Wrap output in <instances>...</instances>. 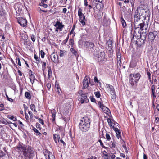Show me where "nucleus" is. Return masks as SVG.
Returning <instances> with one entry per match:
<instances>
[{
	"label": "nucleus",
	"mask_w": 159,
	"mask_h": 159,
	"mask_svg": "<svg viewBox=\"0 0 159 159\" xmlns=\"http://www.w3.org/2000/svg\"><path fill=\"white\" fill-rule=\"evenodd\" d=\"M23 106L24 108L25 112L28 108V107L25 104H24Z\"/></svg>",
	"instance_id": "nucleus-53"
},
{
	"label": "nucleus",
	"mask_w": 159,
	"mask_h": 159,
	"mask_svg": "<svg viewBox=\"0 0 159 159\" xmlns=\"http://www.w3.org/2000/svg\"><path fill=\"white\" fill-rule=\"evenodd\" d=\"M113 129L115 131L116 135L120 134V131L118 128H115Z\"/></svg>",
	"instance_id": "nucleus-41"
},
{
	"label": "nucleus",
	"mask_w": 159,
	"mask_h": 159,
	"mask_svg": "<svg viewBox=\"0 0 159 159\" xmlns=\"http://www.w3.org/2000/svg\"><path fill=\"white\" fill-rule=\"evenodd\" d=\"M79 126L80 129L82 131L86 132L89 130L90 125L88 124H86V125L79 124Z\"/></svg>",
	"instance_id": "nucleus-11"
},
{
	"label": "nucleus",
	"mask_w": 159,
	"mask_h": 159,
	"mask_svg": "<svg viewBox=\"0 0 159 159\" xmlns=\"http://www.w3.org/2000/svg\"><path fill=\"white\" fill-rule=\"evenodd\" d=\"M78 15L80 18V21L82 25H85L86 20L84 15L82 13V10L81 8H79L78 11Z\"/></svg>",
	"instance_id": "nucleus-5"
},
{
	"label": "nucleus",
	"mask_w": 159,
	"mask_h": 159,
	"mask_svg": "<svg viewBox=\"0 0 159 159\" xmlns=\"http://www.w3.org/2000/svg\"><path fill=\"white\" fill-rule=\"evenodd\" d=\"M100 143L101 146L103 148H106V147L104 146L103 144L102 141H101V140H100Z\"/></svg>",
	"instance_id": "nucleus-56"
},
{
	"label": "nucleus",
	"mask_w": 159,
	"mask_h": 159,
	"mask_svg": "<svg viewBox=\"0 0 159 159\" xmlns=\"http://www.w3.org/2000/svg\"><path fill=\"white\" fill-rule=\"evenodd\" d=\"M17 21L20 25L23 27L26 26L27 25L26 20L22 17L19 18L18 19Z\"/></svg>",
	"instance_id": "nucleus-10"
},
{
	"label": "nucleus",
	"mask_w": 159,
	"mask_h": 159,
	"mask_svg": "<svg viewBox=\"0 0 159 159\" xmlns=\"http://www.w3.org/2000/svg\"><path fill=\"white\" fill-rule=\"evenodd\" d=\"M51 113L52 114V117L53 118V119L52 120V122H54L55 121V115L56 114V111L54 109H53V110H51Z\"/></svg>",
	"instance_id": "nucleus-22"
},
{
	"label": "nucleus",
	"mask_w": 159,
	"mask_h": 159,
	"mask_svg": "<svg viewBox=\"0 0 159 159\" xmlns=\"http://www.w3.org/2000/svg\"><path fill=\"white\" fill-rule=\"evenodd\" d=\"M85 46L86 47L89 48H91L94 46V43L92 42L86 41L85 43Z\"/></svg>",
	"instance_id": "nucleus-20"
},
{
	"label": "nucleus",
	"mask_w": 159,
	"mask_h": 159,
	"mask_svg": "<svg viewBox=\"0 0 159 159\" xmlns=\"http://www.w3.org/2000/svg\"><path fill=\"white\" fill-rule=\"evenodd\" d=\"M94 81L95 82H96L97 83H98L99 82V80L96 77H95L94 78Z\"/></svg>",
	"instance_id": "nucleus-54"
},
{
	"label": "nucleus",
	"mask_w": 159,
	"mask_h": 159,
	"mask_svg": "<svg viewBox=\"0 0 159 159\" xmlns=\"http://www.w3.org/2000/svg\"><path fill=\"white\" fill-rule=\"evenodd\" d=\"M98 105L99 107L102 109L104 107H105V106H104L103 103H102V102H101L100 101H99L98 102Z\"/></svg>",
	"instance_id": "nucleus-40"
},
{
	"label": "nucleus",
	"mask_w": 159,
	"mask_h": 159,
	"mask_svg": "<svg viewBox=\"0 0 159 159\" xmlns=\"http://www.w3.org/2000/svg\"><path fill=\"white\" fill-rule=\"evenodd\" d=\"M155 86L154 85H152L151 87V89L152 91V93L153 96L154 97H156V96L155 95Z\"/></svg>",
	"instance_id": "nucleus-32"
},
{
	"label": "nucleus",
	"mask_w": 159,
	"mask_h": 159,
	"mask_svg": "<svg viewBox=\"0 0 159 159\" xmlns=\"http://www.w3.org/2000/svg\"><path fill=\"white\" fill-rule=\"evenodd\" d=\"M105 54L104 52H102L98 54V61H103L105 59Z\"/></svg>",
	"instance_id": "nucleus-14"
},
{
	"label": "nucleus",
	"mask_w": 159,
	"mask_h": 159,
	"mask_svg": "<svg viewBox=\"0 0 159 159\" xmlns=\"http://www.w3.org/2000/svg\"><path fill=\"white\" fill-rule=\"evenodd\" d=\"M75 27V25H74L73 27L72 28L69 34L71 35V34H73V36H74L75 35V32H74Z\"/></svg>",
	"instance_id": "nucleus-31"
},
{
	"label": "nucleus",
	"mask_w": 159,
	"mask_h": 159,
	"mask_svg": "<svg viewBox=\"0 0 159 159\" xmlns=\"http://www.w3.org/2000/svg\"><path fill=\"white\" fill-rule=\"evenodd\" d=\"M147 75L148 76V79L150 80V81H151V73L149 72L148 71L147 72Z\"/></svg>",
	"instance_id": "nucleus-50"
},
{
	"label": "nucleus",
	"mask_w": 159,
	"mask_h": 159,
	"mask_svg": "<svg viewBox=\"0 0 159 159\" xmlns=\"http://www.w3.org/2000/svg\"><path fill=\"white\" fill-rule=\"evenodd\" d=\"M78 100L82 103L84 102L85 101H86L88 100L87 96L85 93H83L82 90H80L78 93Z\"/></svg>",
	"instance_id": "nucleus-4"
},
{
	"label": "nucleus",
	"mask_w": 159,
	"mask_h": 159,
	"mask_svg": "<svg viewBox=\"0 0 159 159\" xmlns=\"http://www.w3.org/2000/svg\"><path fill=\"white\" fill-rule=\"evenodd\" d=\"M121 21L123 26L124 27H125V26H126V22L125 21L123 18H121Z\"/></svg>",
	"instance_id": "nucleus-39"
},
{
	"label": "nucleus",
	"mask_w": 159,
	"mask_h": 159,
	"mask_svg": "<svg viewBox=\"0 0 159 159\" xmlns=\"http://www.w3.org/2000/svg\"><path fill=\"white\" fill-rule=\"evenodd\" d=\"M54 26L56 27L57 29L61 28V27H64V25H62V23L60 22L59 21L56 22V24L54 25Z\"/></svg>",
	"instance_id": "nucleus-21"
},
{
	"label": "nucleus",
	"mask_w": 159,
	"mask_h": 159,
	"mask_svg": "<svg viewBox=\"0 0 159 159\" xmlns=\"http://www.w3.org/2000/svg\"><path fill=\"white\" fill-rule=\"evenodd\" d=\"M6 97L8 101H9L10 102L13 101V100L12 99L9 98L7 94H6Z\"/></svg>",
	"instance_id": "nucleus-55"
},
{
	"label": "nucleus",
	"mask_w": 159,
	"mask_h": 159,
	"mask_svg": "<svg viewBox=\"0 0 159 159\" xmlns=\"http://www.w3.org/2000/svg\"><path fill=\"white\" fill-rule=\"evenodd\" d=\"M140 15L139 13L138 9L136 11L134 15V21L135 23L138 22L140 20Z\"/></svg>",
	"instance_id": "nucleus-18"
},
{
	"label": "nucleus",
	"mask_w": 159,
	"mask_h": 159,
	"mask_svg": "<svg viewBox=\"0 0 159 159\" xmlns=\"http://www.w3.org/2000/svg\"><path fill=\"white\" fill-rule=\"evenodd\" d=\"M143 159H147V156L144 153L143 154Z\"/></svg>",
	"instance_id": "nucleus-64"
},
{
	"label": "nucleus",
	"mask_w": 159,
	"mask_h": 159,
	"mask_svg": "<svg viewBox=\"0 0 159 159\" xmlns=\"http://www.w3.org/2000/svg\"><path fill=\"white\" fill-rule=\"evenodd\" d=\"M90 120L88 117H84L80 120V124H84L86 125V124H89L90 125Z\"/></svg>",
	"instance_id": "nucleus-13"
},
{
	"label": "nucleus",
	"mask_w": 159,
	"mask_h": 159,
	"mask_svg": "<svg viewBox=\"0 0 159 159\" xmlns=\"http://www.w3.org/2000/svg\"><path fill=\"white\" fill-rule=\"evenodd\" d=\"M30 108L32 110H34V111L35 112L36 109H35V106L34 104H31L30 105Z\"/></svg>",
	"instance_id": "nucleus-38"
},
{
	"label": "nucleus",
	"mask_w": 159,
	"mask_h": 159,
	"mask_svg": "<svg viewBox=\"0 0 159 159\" xmlns=\"http://www.w3.org/2000/svg\"><path fill=\"white\" fill-rule=\"evenodd\" d=\"M110 147L112 148H114L115 147V145L114 142L111 141L109 144Z\"/></svg>",
	"instance_id": "nucleus-36"
},
{
	"label": "nucleus",
	"mask_w": 159,
	"mask_h": 159,
	"mask_svg": "<svg viewBox=\"0 0 159 159\" xmlns=\"http://www.w3.org/2000/svg\"><path fill=\"white\" fill-rule=\"evenodd\" d=\"M88 2H87V0H84V4L85 6H88Z\"/></svg>",
	"instance_id": "nucleus-57"
},
{
	"label": "nucleus",
	"mask_w": 159,
	"mask_h": 159,
	"mask_svg": "<svg viewBox=\"0 0 159 159\" xmlns=\"http://www.w3.org/2000/svg\"><path fill=\"white\" fill-rule=\"evenodd\" d=\"M34 58L36 60L37 62L36 63L37 64H39V59H40V58H39L36 55V54H34Z\"/></svg>",
	"instance_id": "nucleus-34"
},
{
	"label": "nucleus",
	"mask_w": 159,
	"mask_h": 159,
	"mask_svg": "<svg viewBox=\"0 0 159 159\" xmlns=\"http://www.w3.org/2000/svg\"><path fill=\"white\" fill-rule=\"evenodd\" d=\"M5 156H3L2 157L3 159H7V158L9 157L8 154V155H7V154H5Z\"/></svg>",
	"instance_id": "nucleus-51"
},
{
	"label": "nucleus",
	"mask_w": 159,
	"mask_h": 159,
	"mask_svg": "<svg viewBox=\"0 0 159 159\" xmlns=\"http://www.w3.org/2000/svg\"><path fill=\"white\" fill-rule=\"evenodd\" d=\"M30 80L31 82L33 84L35 80V78L34 75H30Z\"/></svg>",
	"instance_id": "nucleus-27"
},
{
	"label": "nucleus",
	"mask_w": 159,
	"mask_h": 159,
	"mask_svg": "<svg viewBox=\"0 0 159 159\" xmlns=\"http://www.w3.org/2000/svg\"><path fill=\"white\" fill-rule=\"evenodd\" d=\"M140 38L138 39L136 41V43L139 46H141L143 45L145 42V39L146 38V35L145 33H142V35H140Z\"/></svg>",
	"instance_id": "nucleus-3"
},
{
	"label": "nucleus",
	"mask_w": 159,
	"mask_h": 159,
	"mask_svg": "<svg viewBox=\"0 0 159 159\" xmlns=\"http://www.w3.org/2000/svg\"><path fill=\"white\" fill-rule=\"evenodd\" d=\"M44 154L46 159H55L52 154L48 150H45Z\"/></svg>",
	"instance_id": "nucleus-9"
},
{
	"label": "nucleus",
	"mask_w": 159,
	"mask_h": 159,
	"mask_svg": "<svg viewBox=\"0 0 159 159\" xmlns=\"http://www.w3.org/2000/svg\"><path fill=\"white\" fill-rule=\"evenodd\" d=\"M44 2H43V3L42 4H43V6L44 7L46 8L48 7V5L47 4H44Z\"/></svg>",
	"instance_id": "nucleus-61"
},
{
	"label": "nucleus",
	"mask_w": 159,
	"mask_h": 159,
	"mask_svg": "<svg viewBox=\"0 0 159 159\" xmlns=\"http://www.w3.org/2000/svg\"><path fill=\"white\" fill-rule=\"evenodd\" d=\"M89 80L88 78L85 77L83 82V87L82 88V89H84L85 88L88 87L89 86Z\"/></svg>",
	"instance_id": "nucleus-15"
},
{
	"label": "nucleus",
	"mask_w": 159,
	"mask_h": 159,
	"mask_svg": "<svg viewBox=\"0 0 159 159\" xmlns=\"http://www.w3.org/2000/svg\"><path fill=\"white\" fill-rule=\"evenodd\" d=\"M54 137L55 138L56 137L57 138V140L58 142L59 141V139H60V136L59 135H57V134H54Z\"/></svg>",
	"instance_id": "nucleus-49"
},
{
	"label": "nucleus",
	"mask_w": 159,
	"mask_h": 159,
	"mask_svg": "<svg viewBox=\"0 0 159 159\" xmlns=\"http://www.w3.org/2000/svg\"><path fill=\"white\" fill-rule=\"evenodd\" d=\"M31 39L34 42L35 40V37L34 35H31L30 36Z\"/></svg>",
	"instance_id": "nucleus-44"
},
{
	"label": "nucleus",
	"mask_w": 159,
	"mask_h": 159,
	"mask_svg": "<svg viewBox=\"0 0 159 159\" xmlns=\"http://www.w3.org/2000/svg\"><path fill=\"white\" fill-rule=\"evenodd\" d=\"M40 53L41 58H43L45 55V53L42 50H41L40 51Z\"/></svg>",
	"instance_id": "nucleus-45"
},
{
	"label": "nucleus",
	"mask_w": 159,
	"mask_h": 159,
	"mask_svg": "<svg viewBox=\"0 0 159 159\" xmlns=\"http://www.w3.org/2000/svg\"><path fill=\"white\" fill-rule=\"evenodd\" d=\"M106 137L108 141H110L111 139L110 135L109 134L107 133L106 134Z\"/></svg>",
	"instance_id": "nucleus-43"
},
{
	"label": "nucleus",
	"mask_w": 159,
	"mask_h": 159,
	"mask_svg": "<svg viewBox=\"0 0 159 159\" xmlns=\"http://www.w3.org/2000/svg\"><path fill=\"white\" fill-rule=\"evenodd\" d=\"M4 129L2 126H0V137L2 138L3 136Z\"/></svg>",
	"instance_id": "nucleus-29"
},
{
	"label": "nucleus",
	"mask_w": 159,
	"mask_h": 159,
	"mask_svg": "<svg viewBox=\"0 0 159 159\" xmlns=\"http://www.w3.org/2000/svg\"><path fill=\"white\" fill-rule=\"evenodd\" d=\"M60 141L63 144V146H65L66 144L65 142L62 139H60Z\"/></svg>",
	"instance_id": "nucleus-62"
},
{
	"label": "nucleus",
	"mask_w": 159,
	"mask_h": 159,
	"mask_svg": "<svg viewBox=\"0 0 159 159\" xmlns=\"http://www.w3.org/2000/svg\"><path fill=\"white\" fill-rule=\"evenodd\" d=\"M50 57L52 61L55 63H59L58 56L57 53L53 52L51 54Z\"/></svg>",
	"instance_id": "nucleus-8"
},
{
	"label": "nucleus",
	"mask_w": 159,
	"mask_h": 159,
	"mask_svg": "<svg viewBox=\"0 0 159 159\" xmlns=\"http://www.w3.org/2000/svg\"><path fill=\"white\" fill-rule=\"evenodd\" d=\"M106 90L108 92H109L110 93L115 91L113 87L109 84L106 85Z\"/></svg>",
	"instance_id": "nucleus-17"
},
{
	"label": "nucleus",
	"mask_w": 159,
	"mask_h": 159,
	"mask_svg": "<svg viewBox=\"0 0 159 159\" xmlns=\"http://www.w3.org/2000/svg\"><path fill=\"white\" fill-rule=\"evenodd\" d=\"M110 94H111V98L112 99H113V100H114L116 98V94L115 93V91L113 92H112L111 93H110Z\"/></svg>",
	"instance_id": "nucleus-30"
},
{
	"label": "nucleus",
	"mask_w": 159,
	"mask_h": 159,
	"mask_svg": "<svg viewBox=\"0 0 159 159\" xmlns=\"http://www.w3.org/2000/svg\"><path fill=\"white\" fill-rule=\"evenodd\" d=\"M91 101L92 102H95V99L93 97H92L91 98Z\"/></svg>",
	"instance_id": "nucleus-59"
},
{
	"label": "nucleus",
	"mask_w": 159,
	"mask_h": 159,
	"mask_svg": "<svg viewBox=\"0 0 159 159\" xmlns=\"http://www.w3.org/2000/svg\"><path fill=\"white\" fill-rule=\"evenodd\" d=\"M102 110L105 113L108 115L109 113H111L110 110L105 106L102 109Z\"/></svg>",
	"instance_id": "nucleus-25"
},
{
	"label": "nucleus",
	"mask_w": 159,
	"mask_h": 159,
	"mask_svg": "<svg viewBox=\"0 0 159 159\" xmlns=\"http://www.w3.org/2000/svg\"><path fill=\"white\" fill-rule=\"evenodd\" d=\"M144 22L142 21V23L138 24L137 22L135 23L134 27L135 31L139 32L143 30Z\"/></svg>",
	"instance_id": "nucleus-7"
},
{
	"label": "nucleus",
	"mask_w": 159,
	"mask_h": 159,
	"mask_svg": "<svg viewBox=\"0 0 159 159\" xmlns=\"http://www.w3.org/2000/svg\"><path fill=\"white\" fill-rule=\"evenodd\" d=\"M112 41L109 40L107 42L106 45V48L108 50L110 53V54L109 55V57H112L113 54V51L112 50Z\"/></svg>",
	"instance_id": "nucleus-6"
},
{
	"label": "nucleus",
	"mask_w": 159,
	"mask_h": 159,
	"mask_svg": "<svg viewBox=\"0 0 159 159\" xmlns=\"http://www.w3.org/2000/svg\"><path fill=\"white\" fill-rule=\"evenodd\" d=\"M94 94L97 98H99L100 97V94L99 91L95 92Z\"/></svg>",
	"instance_id": "nucleus-35"
},
{
	"label": "nucleus",
	"mask_w": 159,
	"mask_h": 159,
	"mask_svg": "<svg viewBox=\"0 0 159 159\" xmlns=\"http://www.w3.org/2000/svg\"><path fill=\"white\" fill-rule=\"evenodd\" d=\"M116 56H117V61L118 64L119 65H120L121 64V56L120 53V50H118L116 53Z\"/></svg>",
	"instance_id": "nucleus-16"
},
{
	"label": "nucleus",
	"mask_w": 159,
	"mask_h": 159,
	"mask_svg": "<svg viewBox=\"0 0 159 159\" xmlns=\"http://www.w3.org/2000/svg\"><path fill=\"white\" fill-rule=\"evenodd\" d=\"M25 116L26 120H28L29 116L28 115L26 112H25Z\"/></svg>",
	"instance_id": "nucleus-60"
},
{
	"label": "nucleus",
	"mask_w": 159,
	"mask_h": 159,
	"mask_svg": "<svg viewBox=\"0 0 159 159\" xmlns=\"http://www.w3.org/2000/svg\"><path fill=\"white\" fill-rule=\"evenodd\" d=\"M6 154L2 151L0 152V157H2L3 156H5Z\"/></svg>",
	"instance_id": "nucleus-47"
},
{
	"label": "nucleus",
	"mask_w": 159,
	"mask_h": 159,
	"mask_svg": "<svg viewBox=\"0 0 159 159\" xmlns=\"http://www.w3.org/2000/svg\"><path fill=\"white\" fill-rule=\"evenodd\" d=\"M140 35H142V34H140V32H138V33H136V31H135L134 32V34L133 36L132 39V40L133 41L134 40V41H136L135 40L136 39L137 40L138 39H139L140 38Z\"/></svg>",
	"instance_id": "nucleus-19"
},
{
	"label": "nucleus",
	"mask_w": 159,
	"mask_h": 159,
	"mask_svg": "<svg viewBox=\"0 0 159 159\" xmlns=\"http://www.w3.org/2000/svg\"><path fill=\"white\" fill-rule=\"evenodd\" d=\"M47 68L48 69V79L52 75V72L51 70L50 66H48Z\"/></svg>",
	"instance_id": "nucleus-24"
},
{
	"label": "nucleus",
	"mask_w": 159,
	"mask_h": 159,
	"mask_svg": "<svg viewBox=\"0 0 159 159\" xmlns=\"http://www.w3.org/2000/svg\"><path fill=\"white\" fill-rule=\"evenodd\" d=\"M66 52L65 50H61L60 51V56L61 57H63L66 54Z\"/></svg>",
	"instance_id": "nucleus-28"
},
{
	"label": "nucleus",
	"mask_w": 159,
	"mask_h": 159,
	"mask_svg": "<svg viewBox=\"0 0 159 159\" xmlns=\"http://www.w3.org/2000/svg\"><path fill=\"white\" fill-rule=\"evenodd\" d=\"M17 62H18V64L20 66H21V64L20 62V61L19 58H18L17 59Z\"/></svg>",
	"instance_id": "nucleus-58"
},
{
	"label": "nucleus",
	"mask_w": 159,
	"mask_h": 159,
	"mask_svg": "<svg viewBox=\"0 0 159 159\" xmlns=\"http://www.w3.org/2000/svg\"><path fill=\"white\" fill-rule=\"evenodd\" d=\"M16 148L18 151L22 152L23 155L25 159H32L35 156L34 151L30 146L20 144Z\"/></svg>",
	"instance_id": "nucleus-1"
},
{
	"label": "nucleus",
	"mask_w": 159,
	"mask_h": 159,
	"mask_svg": "<svg viewBox=\"0 0 159 159\" xmlns=\"http://www.w3.org/2000/svg\"><path fill=\"white\" fill-rule=\"evenodd\" d=\"M70 51L73 54H74L76 56L77 55V52L74 48H71L70 49Z\"/></svg>",
	"instance_id": "nucleus-42"
},
{
	"label": "nucleus",
	"mask_w": 159,
	"mask_h": 159,
	"mask_svg": "<svg viewBox=\"0 0 159 159\" xmlns=\"http://www.w3.org/2000/svg\"><path fill=\"white\" fill-rule=\"evenodd\" d=\"M33 130L39 136H40L42 135V134L40 133V132L35 128H33Z\"/></svg>",
	"instance_id": "nucleus-37"
},
{
	"label": "nucleus",
	"mask_w": 159,
	"mask_h": 159,
	"mask_svg": "<svg viewBox=\"0 0 159 159\" xmlns=\"http://www.w3.org/2000/svg\"><path fill=\"white\" fill-rule=\"evenodd\" d=\"M8 118L12 120L13 121H16L17 120L16 118L14 117L13 116H11V117H9Z\"/></svg>",
	"instance_id": "nucleus-46"
},
{
	"label": "nucleus",
	"mask_w": 159,
	"mask_h": 159,
	"mask_svg": "<svg viewBox=\"0 0 159 159\" xmlns=\"http://www.w3.org/2000/svg\"><path fill=\"white\" fill-rule=\"evenodd\" d=\"M140 76V74L139 73L130 74L129 83L132 87L137 83Z\"/></svg>",
	"instance_id": "nucleus-2"
},
{
	"label": "nucleus",
	"mask_w": 159,
	"mask_h": 159,
	"mask_svg": "<svg viewBox=\"0 0 159 159\" xmlns=\"http://www.w3.org/2000/svg\"><path fill=\"white\" fill-rule=\"evenodd\" d=\"M14 7L17 12L20 11L21 10V9L20 8V5L17 3H16L14 5Z\"/></svg>",
	"instance_id": "nucleus-23"
},
{
	"label": "nucleus",
	"mask_w": 159,
	"mask_h": 159,
	"mask_svg": "<svg viewBox=\"0 0 159 159\" xmlns=\"http://www.w3.org/2000/svg\"><path fill=\"white\" fill-rule=\"evenodd\" d=\"M46 62H43V64H42V70L44 71L45 69L46 68Z\"/></svg>",
	"instance_id": "nucleus-48"
},
{
	"label": "nucleus",
	"mask_w": 159,
	"mask_h": 159,
	"mask_svg": "<svg viewBox=\"0 0 159 159\" xmlns=\"http://www.w3.org/2000/svg\"><path fill=\"white\" fill-rule=\"evenodd\" d=\"M157 34V32L156 31L149 32L148 36V39L149 41L151 40V42L153 41Z\"/></svg>",
	"instance_id": "nucleus-12"
},
{
	"label": "nucleus",
	"mask_w": 159,
	"mask_h": 159,
	"mask_svg": "<svg viewBox=\"0 0 159 159\" xmlns=\"http://www.w3.org/2000/svg\"><path fill=\"white\" fill-rule=\"evenodd\" d=\"M107 120L108 123L109 125H110L111 128H112L113 129H114L115 127L114 126V124L112 122L111 119L109 118H108Z\"/></svg>",
	"instance_id": "nucleus-26"
},
{
	"label": "nucleus",
	"mask_w": 159,
	"mask_h": 159,
	"mask_svg": "<svg viewBox=\"0 0 159 159\" xmlns=\"http://www.w3.org/2000/svg\"><path fill=\"white\" fill-rule=\"evenodd\" d=\"M86 159H97V158L94 156H92L91 158H87Z\"/></svg>",
	"instance_id": "nucleus-63"
},
{
	"label": "nucleus",
	"mask_w": 159,
	"mask_h": 159,
	"mask_svg": "<svg viewBox=\"0 0 159 159\" xmlns=\"http://www.w3.org/2000/svg\"><path fill=\"white\" fill-rule=\"evenodd\" d=\"M39 122L41 124H42L43 125L44 124V122L43 120L41 119H39Z\"/></svg>",
	"instance_id": "nucleus-52"
},
{
	"label": "nucleus",
	"mask_w": 159,
	"mask_h": 159,
	"mask_svg": "<svg viewBox=\"0 0 159 159\" xmlns=\"http://www.w3.org/2000/svg\"><path fill=\"white\" fill-rule=\"evenodd\" d=\"M25 96L28 99H30L31 98L30 94L27 92L25 93Z\"/></svg>",
	"instance_id": "nucleus-33"
}]
</instances>
